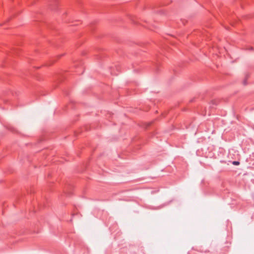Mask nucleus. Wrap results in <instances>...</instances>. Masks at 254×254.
Here are the masks:
<instances>
[{"mask_svg":"<svg viewBox=\"0 0 254 254\" xmlns=\"http://www.w3.org/2000/svg\"><path fill=\"white\" fill-rule=\"evenodd\" d=\"M244 84H246V81H244Z\"/></svg>","mask_w":254,"mask_h":254,"instance_id":"obj_2","label":"nucleus"},{"mask_svg":"<svg viewBox=\"0 0 254 254\" xmlns=\"http://www.w3.org/2000/svg\"><path fill=\"white\" fill-rule=\"evenodd\" d=\"M239 164H240V162H238V161H234V162H233V164L235 165H239Z\"/></svg>","mask_w":254,"mask_h":254,"instance_id":"obj_1","label":"nucleus"}]
</instances>
